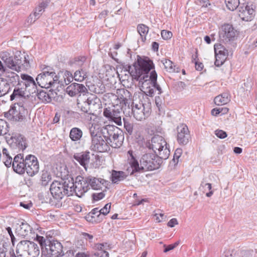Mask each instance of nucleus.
Returning <instances> with one entry per match:
<instances>
[{"label": "nucleus", "instance_id": "1", "mask_svg": "<svg viewBox=\"0 0 257 257\" xmlns=\"http://www.w3.org/2000/svg\"><path fill=\"white\" fill-rule=\"evenodd\" d=\"M134 69L131 65H127L125 67L126 71H128L132 76L142 83L143 88H145L147 81L150 77V71L154 68L153 61L148 57H142L137 56V61L133 65Z\"/></svg>", "mask_w": 257, "mask_h": 257}, {"label": "nucleus", "instance_id": "2", "mask_svg": "<svg viewBox=\"0 0 257 257\" xmlns=\"http://www.w3.org/2000/svg\"><path fill=\"white\" fill-rule=\"evenodd\" d=\"M128 154L131 157L130 161V164L132 168L131 175L136 172H143L146 171H152L158 169L160 168L162 161L155 154L147 153L143 155L140 161V166L139 162L135 158L133 152L129 151Z\"/></svg>", "mask_w": 257, "mask_h": 257}, {"label": "nucleus", "instance_id": "3", "mask_svg": "<svg viewBox=\"0 0 257 257\" xmlns=\"http://www.w3.org/2000/svg\"><path fill=\"white\" fill-rule=\"evenodd\" d=\"M73 178L71 177L61 179V181H54L51 184L50 190L53 197L58 201L61 200L65 195H72Z\"/></svg>", "mask_w": 257, "mask_h": 257}, {"label": "nucleus", "instance_id": "4", "mask_svg": "<svg viewBox=\"0 0 257 257\" xmlns=\"http://www.w3.org/2000/svg\"><path fill=\"white\" fill-rule=\"evenodd\" d=\"M60 77V73L57 75L52 68L46 67L43 69L42 73L38 75L36 80L40 86L47 88L55 87V84H58Z\"/></svg>", "mask_w": 257, "mask_h": 257}, {"label": "nucleus", "instance_id": "5", "mask_svg": "<svg viewBox=\"0 0 257 257\" xmlns=\"http://www.w3.org/2000/svg\"><path fill=\"white\" fill-rule=\"evenodd\" d=\"M151 104L148 103H135L130 104V113L138 120H142L148 117L151 113Z\"/></svg>", "mask_w": 257, "mask_h": 257}, {"label": "nucleus", "instance_id": "6", "mask_svg": "<svg viewBox=\"0 0 257 257\" xmlns=\"http://www.w3.org/2000/svg\"><path fill=\"white\" fill-rule=\"evenodd\" d=\"M92 144L91 148L92 150L98 152H105L109 150V147L106 140L100 133V129L98 131L90 129Z\"/></svg>", "mask_w": 257, "mask_h": 257}, {"label": "nucleus", "instance_id": "7", "mask_svg": "<svg viewBox=\"0 0 257 257\" xmlns=\"http://www.w3.org/2000/svg\"><path fill=\"white\" fill-rule=\"evenodd\" d=\"M0 57L7 68L18 72L21 71L23 65V58L21 55L10 56L9 53L5 52L0 54Z\"/></svg>", "mask_w": 257, "mask_h": 257}, {"label": "nucleus", "instance_id": "8", "mask_svg": "<svg viewBox=\"0 0 257 257\" xmlns=\"http://www.w3.org/2000/svg\"><path fill=\"white\" fill-rule=\"evenodd\" d=\"M27 111L23 106L19 104L12 107L8 112L4 113V116L8 119L16 121H23L26 119Z\"/></svg>", "mask_w": 257, "mask_h": 257}, {"label": "nucleus", "instance_id": "9", "mask_svg": "<svg viewBox=\"0 0 257 257\" xmlns=\"http://www.w3.org/2000/svg\"><path fill=\"white\" fill-rule=\"evenodd\" d=\"M124 108L123 105L118 104L113 106L112 109L106 108L103 110V115L117 125L120 126L122 125L121 115Z\"/></svg>", "mask_w": 257, "mask_h": 257}, {"label": "nucleus", "instance_id": "10", "mask_svg": "<svg viewBox=\"0 0 257 257\" xmlns=\"http://www.w3.org/2000/svg\"><path fill=\"white\" fill-rule=\"evenodd\" d=\"M116 96L119 100H121L120 105L122 104L124 108L123 113L130 115V104L132 103V94L127 90L124 88L116 90Z\"/></svg>", "mask_w": 257, "mask_h": 257}, {"label": "nucleus", "instance_id": "11", "mask_svg": "<svg viewBox=\"0 0 257 257\" xmlns=\"http://www.w3.org/2000/svg\"><path fill=\"white\" fill-rule=\"evenodd\" d=\"M73 185L72 188V195L74 193L80 197L88 190V184L86 180V177H83L78 176L76 177L75 182L73 179Z\"/></svg>", "mask_w": 257, "mask_h": 257}, {"label": "nucleus", "instance_id": "12", "mask_svg": "<svg viewBox=\"0 0 257 257\" xmlns=\"http://www.w3.org/2000/svg\"><path fill=\"white\" fill-rule=\"evenodd\" d=\"M25 172L31 177L35 175L39 170L37 158L34 155H29L26 157Z\"/></svg>", "mask_w": 257, "mask_h": 257}, {"label": "nucleus", "instance_id": "13", "mask_svg": "<svg viewBox=\"0 0 257 257\" xmlns=\"http://www.w3.org/2000/svg\"><path fill=\"white\" fill-rule=\"evenodd\" d=\"M40 246L45 245L46 250L54 256H63L64 253L61 242H38Z\"/></svg>", "mask_w": 257, "mask_h": 257}, {"label": "nucleus", "instance_id": "14", "mask_svg": "<svg viewBox=\"0 0 257 257\" xmlns=\"http://www.w3.org/2000/svg\"><path fill=\"white\" fill-rule=\"evenodd\" d=\"M166 145L167 143L164 139L159 135L154 136L151 140H149L145 144L146 147L152 150L155 154L160 149L164 148Z\"/></svg>", "mask_w": 257, "mask_h": 257}, {"label": "nucleus", "instance_id": "15", "mask_svg": "<svg viewBox=\"0 0 257 257\" xmlns=\"http://www.w3.org/2000/svg\"><path fill=\"white\" fill-rule=\"evenodd\" d=\"M8 143L12 149H18L19 151H23L27 147L26 140L20 134L13 135L8 141Z\"/></svg>", "mask_w": 257, "mask_h": 257}, {"label": "nucleus", "instance_id": "16", "mask_svg": "<svg viewBox=\"0 0 257 257\" xmlns=\"http://www.w3.org/2000/svg\"><path fill=\"white\" fill-rule=\"evenodd\" d=\"M238 16L244 21H251L255 16V11L251 7L242 4L238 7Z\"/></svg>", "mask_w": 257, "mask_h": 257}, {"label": "nucleus", "instance_id": "17", "mask_svg": "<svg viewBox=\"0 0 257 257\" xmlns=\"http://www.w3.org/2000/svg\"><path fill=\"white\" fill-rule=\"evenodd\" d=\"M236 31L232 25L224 24L219 32V37L226 42L233 40L236 35Z\"/></svg>", "mask_w": 257, "mask_h": 257}, {"label": "nucleus", "instance_id": "18", "mask_svg": "<svg viewBox=\"0 0 257 257\" xmlns=\"http://www.w3.org/2000/svg\"><path fill=\"white\" fill-rule=\"evenodd\" d=\"M26 158H24V155L19 154L15 156L13 159L12 168L17 173L23 175L25 172Z\"/></svg>", "mask_w": 257, "mask_h": 257}, {"label": "nucleus", "instance_id": "19", "mask_svg": "<svg viewBox=\"0 0 257 257\" xmlns=\"http://www.w3.org/2000/svg\"><path fill=\"white\" fill-rule=\"evenodd\" d=\"M177 141L181 145H185L189 142L190 138L189 131L187 126L184 124H181L177 127Z\"/></svg>", "mask_w": 257, "mask_h": 257}, {"label": "nucleus", "instance_id": "20", "mask_svg": "<svg viewBox=\"0 0 257 257\" xmlns=\"http://www.w3.org/2000/svg\"><path fill=\"white\" fill-rule=\"evenodd\" d=\"M86 180L88 189L89 187H90L93 190H100L102 189V186L106 188L109 183L108 181L102 178H96L91 176L87 177Z\"/></svg>", "mask_w": 257, "mask_h": 257}, {"label": "nucleus", "instance_id": "21", "mask_svg": "<svg viewBox=\"0 0 257 257\" xmlns=\"http://www.w3.org/2000/svg\"><path fill=\"white\" fill-rule=\"evenodd\" d=\"M66 91L69 96L73 97L80 93H84L87 90L84 85L73 83L66 88Z\"/></svg>", "mask_w": 257, "mask_h": 257}, {"label": "nucleus", "instance_id": "22", "mask_svg": "<svg viewBox=\"0 0 257 257\" xmlns=\"http://www.w3.org/2000/svg\"><path fill=\"white\" fill-rule=\"evenodd\" d=\"M100 129L101 134L102 135L106 142H108L110 139H112V137L119 130L117 127L112 125H106Z\"/></svg>", "mask_w": 257, "mask_h": 257}, {"label": "nucleus", "instance_id": "23", "mask_svg": "<svg viewBox=\"0 0 257 257\" xmlns=\"http://www.w3.org/2000/svg\"><path fill=\"white\" fill-rule=\"evenodd\" d=\"M90 153L88 151L75 153L73 155L74 159L83 167L85 170L87 169L90 160Z\"/></svg>", "mask_w": 257, "mask_h": 257}, {"label": "nucleus", "instance_id": "24", "mask_svg": "<svg viewBox=\"0 0 257 257\" xmlns=\"http://www.w3.org/2000/svg\"><path fill=\"white\" fill-rule=\"evenodd\" d=\"M35 94L41 102L47 103L50 102L52 98L55 97L54 94L56 95L57 93L53 90L51 89L48 92L43 90H40V91L38 90Z\"/></svg>", "mask_w": 257, "mask_h": 257}, {"label": "nucleus", "instance_id": "25", "mask_svg": "<svg viewBox=\"0 0 257 257\" xmlns=\"http://www.w3.org/2000/svg\"><path fill=\"white\" fill-rule=\"evenodd\" d=\"M91 114H94L100 108L101 101L95 95H91L86 99Z\"/></svg>", "mask_w": 257, "mask_h": 257}, {"label": "nucleus", "instance_id": "26", "mask_svg": "<svg viewBox=\"0 0 257 257\" xmlns=\"http://www.w3.org/2000/svg\"><path fill=\"white\" fill-rule=\"evenodd\" d=\"M4 74L6 77L5 79L9 85L11 84L13 86L21 85L19 76L15 72L11 71L10 70L8 69Z\"/></svg>", "mask_w": 257, "mask_h": 257}, {"label": "nucleus", "instance_id": "27", "mask_svg": "<svg viewBox=\"0 0 257 257\" xmlns=\"http://www.w3.org/2000/svg\"><path fill=\"white\" fill-rule=\"evenodd\" d=\"M124 137L122 135L120 130H118V131L116 132L115 135L112 137V139H110V140L107 142L108 147L111 146L114 148H119L123 142Z\"/></svg>", "mask_w": 257, "mask_h": 257}, {"label": "nucleus", "instance_id": "28", "mask_svg": "<svg viewBox=\"0 0 257 257\" xmlns=\"http://www.w3.org/2000/svg\"><path fill=\"white\" fill-rule=\"evenodd\" d=\"M108 246L109 245L107 242L102 243H95L93 248L98 250L94 253V255L98 257H108L109 254L106 251Z\"/></svg>", "mask_w": 257, "mask_h": 257}, {"label": "nucleus", "instance_id": "29", "mask_svg": "<svg viewBox=\"0 0 257 257\" xmlns=\"http://www.w3.org/2000/svg\"><path fill=\"white\" fill-rule=\"evenodd\" d=\"M58 231L57 230H50L47 232L46 234V239L41 236L38 234L36 235L35 241H58L57 236H58Z\"/></svg>", "mask_w": 257, "mask_h": 257}, {"label": "nucleus", "instance_id": "30", "mask_svg": "<svg viewBox=\"0 0 257 257\" xmlns=\"http://www.w3.org/2000/svg\"><path fill=\"white\" fill-rule=\"evenodd\" d=\"M62 75V78H58V84L61 86H64L68 85L74 79L73 75L72 73L68 71H65L64 73L61 72L60 73Z\"/></svg>", "mask_w": 257, "mask_h": 257}, {"label": "nucleus", "instance_id": "31", "mask_svg": "<svg viewBox=\"0 0 257 257\" xmlns=\"http://www.w3.org/2000/svg\"><path fill=\"white\" fill-rule=\"evenodd\" d=\"M157 74L155 70H153L150 74V77L148 79L147 84H151L152 87L158 91V94H160L162 92V89L160 86L157 83Z\"/></svg>", "mask_w": 257, "mask_h": 257}, {"label": "nucleus", "instance_id": "32", "mask_svg": "<svg viewBox=\"0 0 257 257\" xmlns=\"http://www.w3.org/2000/svg\"><path fill=\"white\" fill-rule=\"evenodd\" d=\"M27 93L24 88L16 87L13 93L10 95V100L12 101L15 98L29 97Z\"/></svg>", "mask_w": 257, "mask_h": 257}, {"label": "nucleus", "instance_id": "33", "mask_svg": "<svg viewBox=\"0 0 257 257\" xmlns=\"http://www.w3.org/2000/svg\"><path fill=\"white\" fill-rule=\"evenodd\" d=\"M127 176V175L123 171H118L112 170L110 178L113 183L118 184L119 182L124 180Z\"/></svg>", "mask_w": 257, "mask_h": 257}, {"label": "nucleus", "instance_id": "34", "mask_svg": "<svg viewBox=\"0 0 257 257\" xmlns=\"http://www.w3.org/2000/svg\"><path fill=\"white\" fill-rule=\"evenodd\" d=\"M230 100V95L226 92L216 96L214 102L217 105H222L227 104Z\"/></svg>", "mask_w": 257, "mask_h": 257}, {"label": "nucleus", "instance_id": "35", "mask_svg": "<svg viewBox=\"0 0 257 257\" xmlns=\"http://www.w3.org/2000/svg\"><path fill=\"white\" fill-rule=\"evenodd\" d=\"M30 226L26 223L23 222L21 224H17L16 225V233L20 236L25 237L27 234Z\"/></svg>", "mask_w": 257, "mask_h": 257}, {"label": "nucleus", "instance_id": "36", "mask_svg": "<svg viewBox=\"0 0 257 257\" xmlns=\"http://www.w3.org/2000/svg\"><path fill=\"white\" fill-rule=\"evenodd\" d=\"M30 244H26L25 248H28V254L30 255V257H37L40 253V249L39 246L34 242H29Z\"/></svg>", "mask_w": 257, "mask_h": 257}, {"label": "nucleus", "instance_id": "37", "mask_svg": "<svg viewBox=\"0 0 257 257\" xmlns=\"http://www.w3.org/2000/svg\"><path fill=\"white\" fill-rule=\"evenodd\" d=\"M49 4V0L43 1L36 7L33 14L35 15V18H39L42 14L45 11V9L48 6Z\"/></svg>", "mask_w": 257, "mask_h": 257}, {"label": "nucleus", "instance_id": "38", "mask_svg": "<svg viewBox=\"0 0 257 257\" xmlns=\"http://www.w3.org/2000/svg\"><path fill=\"white\" fill-rule=\"evenodd\" d=\"M83 135L82 131L78 127H73L69 133V137L72 141L80 140Z\"/></svg>", "mask_w": 257, "mask_h": 257}, {"label": "nucleus", "instance_id": "39", "mask_svg": "<svg viewBox=\"0 0 257 257\" xmlns=\"http://www.w3.org/2000/svg\"><path fill=\"white\" fill-rule=\"evenodd\" d=\"M90 91L96 94H102L105 91V87L101 82H98L96 84H92L89 86Z\"/></svg>", "mask_w": 257, "mask_h": 257}, {"label": "nucleus", "instance_id": "40", "mask_svg": "<svg viewBox=\"0 0 257 257\" xmlns=\"http://www.w3.org/2000/svg\"><path fill=\"white\" fill-rule=\"evenodd\" d=\"M169 145L167 144V145L164 147V148L160 149L156 153H155V155H157L158 157L160 158L161 161L162 160H166L168 158L170 151L168 148Z\"/></svg>", "mask_w": 257, "mask_h": 257}, {"label": "nucleus", "instance_id": "41", "mask_svg": "<svg viewBox=\"0 0 257 257\" xmlns=\"http://www.w3.org/2000/svg\"><path fill=\"white\" fill-rule=\"evenodd\" d=\"M10 90L9 84L5 78H0V97L7 94Z\"/></svg>", "mask_w": 257, "mask_h": 257}, {"label": "nucleus", "instance_id": "42", "mask_svg": "<svg viewBox=\"0 0 257 257\" xmlns=\"http://www.w3.org/2000/svg\"><path fill=\"white\" fill-rule=\"evenodd\" d=\"M149 27L144 24H139L137 27L138 32L141 36L142 40L145 42L146 40V36L149 32Z\"/></svg>", "mask_w": 257, "mask_h": 257}, {"label": "nucleus", "instance_id": "43", "mask_svg": "<svg viewBox=\"0 0 257 257\" xmlns=\"http://www.w3.org/2000/svg\"><path fill=\"white\" fill-rule=\"evenodd\" d=\"M212 186L211 184L208 183H205L204 181H202L201 182V183L200 184V186L199 187V189L200 190H202L203 192H205L207 190H209V192L208 193H206V196L208 197H211L213 194V191L211 190Z\"/></svg>", "mask_w": 257, "mask_h": 257}, {"label": "nucleus", "instance_id": "44", "mask_svg": "<svg viewBox=\"0 0 257 257\" xmlns=\"http://www.w3.org/2000/svg\"><path fill=\"white\" fill-rule=\"evenodd\" d=\"M52 177L50 172L43 170L41 177V183L42 186H47L51 180Z\"/></svg>", "mask_w": 257, "mask_h": 257}, {"label": "nucleus", "instance_id": "45", "mask_svg": "<svg viewBox=\"0 0 257 257\" xmlns=\"http://www.w3.org/2000/svg\"><path fill=\"white\" fill-rule=\"evenodd\" d=\"M227 9L230 11H234L240 6L239 0H225Z\"/></svg>", "mask_w": 257, "mask_h": 257}, {"label": "nucleus", "instance_id": "46", "mask_svg": "<svg viewBox=\"0 0 257 257\" xmlns=\"http://www.w3.org/2000/svg\"><path fill=\"white\" fill-rule=\"evenodd\" d=\"M26 91L28 92V95L30 97L32 94H35L38 91L37 84L35 81L25 85V88H24Z\"/></svg>", "mask_w": 257, "mask_h": 257}, {"label": "nucleus", "instance_id": "47", "mask_svg": "<svg viewBox=\"0 0 257 257\" xmlns=\"http://www.w3.org/2000/svg\"><path fill=\"white\" fill-rule=\"evenodd\" d=\"M73 77L76 81L82 82L87 77L86 72L83 69L77 70L74 73Z\"/></svg>", "mask_w": 257, "mask_h": 257}, {"label": "nucleus", "instance_id": "48", "mask_svg": "<svg viewBox=\"0 0 257 257\" xmlns=\"http://www.w3.org/2000/svg\"><path fill=\"white\" fill-rule=\"evenodd\" d=\"M215 55L216 60L214 64L216 66L219 67L222 65L225 62L227 55L224 54H215Z\"/></svg>", "mask_w": 257, "mask_h": 257}, {"label": "nucleus", "instance_id": "49", "mask_svg": "<svg viewBox=\"0 0 257 257\" xmlns=\"http://www.w3.org/2000/svg\"><path fill=\"white\" fill-rule=\"evenodd\" d=\"M161 62L164 65V67L167 71L170 72L175 71L173 63L171 60L164 58L161 60Z\"/></svg>", "mask_w": 257, "mask_h": 257}, {"label": "nucleus", "instance_id": "50", "mask_svg": "<svg viewBox=\"0 0 257 257\" xmlns=\"http://www.w3.org/2000/svg\"><path fill=\"white\" fill-rule=\"evenodd\" d=\"M9 132L7 122L4 119H0V136L6 135Z\"/></svg>", "mask_w": 257, "mask_h": 257}, {"label": "nucleus", "instance_id": "51", "mask_svg": "<svg viewBox=\"0 0 257 257\" xmlns=\"http://www.w3.org/2000/svg\"><path fill=\"white\" fill-rule=\"evenodd\" d=\"M215 54H228L227 50L225 47L220 44H216L214 46Z\"/></svg>", "mask_w": 257, "mask_h": 257}, {"label": "nucleus", "instance_id": "52", "mask_svg": "<svg viewBox=\"0 0 257 257\" xmlns=\"http://www.w3.org/2000/svg\"><path fill=\"white\" fill-rule=\"evenodd\" d=\"M86 59L85 56H78L74 58L71 61V63L78 66H82L85 62Z\"/></svg>", "mask_w": 257, "mask_h": 257}, {"label": "nucleus", "instance_id": "53", "mask_svg": "<svg viewBox=\"0 0 257 257\" xmlns=\"http://www.w3.org/2000/svg\"><path fill=\"white\" fill-rule=\"evenodd\" d=\"M124 127L127 133L131 135L133 132V124L130 122L126 119L123 118Z\"/></svg>", "mask_w": 257, "mask_h": 257}, {"label": "nucleus", "instance_id": "54", "mask_svg": "<svg viewBox=\"0 0 257 257\" xmlns=\"http://www.w3.org/2000/svg\"><path fill=\"white\" fill-rule=\"evenodd\" d=\"M21 78L23 81H21V82H23L25 86V85L31 83L35 81L34 78L32 76L26 74H22Z\"/></svg>", "mask_w": 257, "mask_h": 257}, {"label": "nucleus", "instance_id": "55", "mask_svg": "<svg viewBox=\"0 0 257 257\" xmlns=\"http://www.w3.org/2000/svg\"><path fill=\"white\" fill-rule=\"evenodd\" d=\"M99 213H100V210L98 209V208H95L89 213L87 218L91 216L92 218H95V217H97L98 218V220H99V221H100L102 220V218H100V214H98Z\"/></svg>", "mask_w": 257, "mask_h": 257}, {"label": "nucleus", "instance_id": "56", "mask_svg": "<svg viewBox=\"0 0 257 257\" xmlns=\"http://www.w3.org/2000/svg\"><path fill=\"white\" fill-rule=\"evenodd\" d=\"M156 105L158 109L159 113L160 114L164 112V110L163 107V103L161 98L159 97H156L155 98Z\"/></svg>", "mask_w": 257, "mask_h": 257}, {"label": "nucleus", "instance_id": "57", "mask_svg": "<svg viewBox=\"0 0 257 257\" xmlns=\"http://www.w3.org/2000/svg\"><path fill=\"white\" fill-rule=\"evenodd\" d=\"M253 85V82L251 78H247L245 82H244L242 88L246 91H249Z\"/></svg>", "mask_w": 257, "mask_h": 257}, {"label": "nucleus", "instance_id": "58", "mask_svg": "<svg viewBox=\"0 0 257 257\" xmlns=\"http://www.w3.org/2000/svg\"><path fill=\"white\" fill-rule=\"evenodd\" d=\"M3 160L4 163L5 164V166L9 168L11 166H12V163L13 160L12 159V157L10 156V155H8V156H5L3 157Z\"/></svg>", "mask_w": 257, "mask_h": 257}, {"label": "nucleus", "instance_id": "59", "mask_svg": "<svg viewBox=\"0 0 257 257\" xmlns=\"http://www.w3.org/2000/svg\"><path fill=\"white\" fill-rule=\"evenodd\" d=\"M182 153V150L181 149L178 148L176 150L174 155V158L172 160L175 164H177L178 163V160L181 157Z\"/></svg>", "mask_w": 257, "mask_h": 257}, {"label": "nucleus", "instance_id": "60", "mask_svg": "<svg viewBox=\"0 0 257 257\" xmlns=\"http://www.w3.org/2000/svg\"><path fill=\"white\" fill-rule=\"evenodd\" d=\"M79 107H80L81 110L82 111L84 112V113L91 114L87 100L84 101L80 106H79Z\"/></svg>", "mask_w": 257, "mask_h": 257}, {"label": "nucleus", "instance_id": "61", "mask_svg": "<svg viewBox=\"0 0 257 257\" xmlns=\"http://www.w3.org/2000/svg\"><path fill=\"white\" fill-rule=\"evenodd\" d=\"M110 207L111 204L107 203L102 208L100 209V213L98 214H102L104 216L107 215L110 211Z\"/></svg>", "mask_w": 257, "mask_h": 257}, {"label": "nucleus", "instance_id": "62", "mask_svg": "<svg viewBox=\"0 0 257 257\" xmlns=\"http://www.w3.org/2000/svg\"><path fill=\"white\" fill-rule=\"evenodd\" d=\"M161 36L164 40H168L172 38L173 34L171 31L163 30L161 31Z\"/></svg>", "mask_w": 257, "mask_h": 257}, {"label": "nucleus", "instance_id": "63", "mask_svg": "<svg viewBox=\"0 0 257 257\" xmlns=\"http://www.w3.org/2000/svg\"><path fill=\"white\" fill-rule=\"evenodd\" d=\"M215 135L220 139H224L227 137V134L225 132L221 130H217L215 131Z\"/></svg>", "mask_w": 257, "mask_h": 257}, {"label": "nucleus", "instance_id": "64", "mask_svg": "<svg viewBox=\"0 0 257 257\" xmlns=\"http://www.w3.org/2000/svg\"><path fill=\"white\" fill-rule=\"evenodd\" d=\"M105 196V193L104 191L98 193H93L92 194L93 199L95 201H98L102 199Z\"/></svg>", "mask_w": 257, "mask_h": 257}]
</instances>
